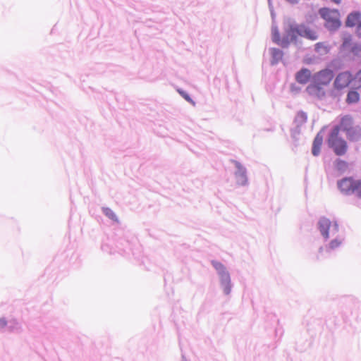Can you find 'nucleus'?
Segmentation results:
<instances>
[{
    "label": "nucleus",
    "mask_w": 361,
    "mask_h": 361,
    "mask_svg": "<svg viewBox=\"0 0 361 361\" xmlns=\"http://www.w3.org/2000/svg\"><path fill=\"white\" fill-rule=\"evenodd\" d=\"M334 77L332 70L325 68L312 75L311 83L307 87L306 92L313 97L322 98L325 96L324 87L330 84Z\"/></svg>",
    "instance_id": "nucleus-1"
},
{
    "label": "nucleus",
    "mask_w": 361,
    "mask_h": 361,
    "mask_svg": "<svg viewBox=\"0 0 361 361\" xmlns=\"http://www.w3.org/2000/svg\"><path fill=\"white\" fill-rule=\"evenodd\" d=\"M334 128H339V131H343L350 141L355 142L361 139V128L354 126L353 120L350 116L342 117L340 125Z\"/></svg>",
    "instance_id": "nucleus-2"
},
{
    "label": "nucleus",
    "mask_w": 361,
    "mask_h": 361,
    "mask_svg": "<svg viewBox=\"0 0 361 361\" xmlns=\"http://www.w3.org/2000/svg\"><path fill=\"white\" fill-rule=\"evenodd\" d=\"M328 145L338 156L344 155L348 149L346 141L339 135V128H334L328 138Z\"/></svg>",
    "instance_id": "nucleus-3"
},
{
    "label": "nucleus",
    "mask_w": 361,
    "mask_h": 361,
    "mask_svg": "<svg viewBox=\"0 0 361 361\" xmlns=\"http://www.w3.org/2000/svg\"><path fill=\"white\" fill-rule=\"evenodd\" d=\"M319 14L325 20V26L328 29L336 30L340 27V15L337 10L323 8L319 10Z\"/></svg>",
    "instance_id": "nucleus-4"
},
{
    "label": "nucleus",
    "mask_w": 361,
    "mask_h": 361,
    "mask_svg": "<svg viewBox=\"0 0 361 361\" xmlns=\"http://www.w3.org/2000/svg\"><path fill=\"white\" fill-rule=\"evenodd\" d=\"M318 226L322 236L326 239L329 238L331 234L334 235L338 231V224L336 222L332 223L325 217L319 219Z\"/></svg>",
    "instance_id": "nucleus-5"
},
{
    "label": "nucleus",
    "mask_w": 361,
    "mask_h": 361,
    "mask_svg": "<svg viewBox=\"0 0 361 361\" xmlns=\"http://www.w3.org/2000/svg\"><path fill=\"white\" fill-rule=\"evenodd\" d=\"M355 79L350 71H343L338 73L334 82V87L336 90H343L347 88Z\"/></svg>",
    "instance_id": "nucleus-6"
},
{
    "label": "nucleus",
    "mask_w": 361,
    "mask_h": 361,
    "mask_svg": "<svg viewBox=\"0 0 361 361\" xmlns=\"http://www.w3.org/2000/svg\"><path fill=\"white\" fill-rule=\"evenodd\" d=\"M355 181L353 178H344L338 182V187L341 192L350 195L352 194Z\"/></svg>",
    "instance_id": "nucleus-7"
},
{
    "label": "nucleus",
    "mask_w": 361,
    "mask_h": 361,
    "mask_svg": "<svg viewBox=\"0 0 361 361\" xmlns=\"http://www.w3.org/2000/svg\"><path fill=\"white\" fill-rule=\"evenodd\" d=\"M299 36L310 40H316L318 38L316 30L304 24L299 25Z\"/></svg>",
    "instance_id": "nucleus-8"
},
{
    "label": "nucleus",
    "mask_w": 361,
    "mask_h": 361,
    "mask_svg": "<svg viewBox=\"0 0 361 361\" xmlns=\"http://www.w3.org/2000/svg\"><path fill=\"white\" fill-rule=\"evenodd\" d=\"M298 36H299V25H293L289 24L286 28V34L284 35V39H287V47L288 44L295 41Z\"/></svg>",
    "instance_id": "nucleus-9"
},
{
    "label": "nucleus",
    "mask_w": 361,
    "mask_h": 361,
    "mask_svg": "<svg viewBox=\"0 0 361 361\" xmlns=\"http://www.w3.org/2000/svg\"><path fill=\"white\" fill-rule=\"evenodd\" d=\"M361 14L359 12L351 13L348 15L345 24L348 27L357 25V32L361 31Z\"/></svg>",
    "instance_id": "nucleus-10"
},
{
    "label": "nucleus",
    "mask_w": 361,
    "mask_h": 361,
    "mask_svg": "<svg viewBox=\"0 0 361 361\" xmlns=\"http://www.w3.org/2000/svg\"><path fill=\"white\" fill-rule=\"evenodd\" d=\"M311 78V72L307 68H302L295 75V79L300 84H306Z\"/></svg>",
    "instance_id": "nucleus-11"
},
{
    "label": "nucleus",
    "mask_w": 361,
    "mask_h": 361,
    "mask_svg": "<svg viewBox=\"0 0 361 361\" xmlns=\"http://www.w3.org/2000/svg\"><path fill=\"white\" fill-rule=\"evenodd\" d=\"M272 40L277 44L286 47H287V39H284V36L281 38L278 28L276 26H273L271 28Z\"/></svg>",
    "instance_id": "nucleus-12"
},
{
    "label": "nucleus",
    "mask_w": 361,
    "mask_h": 361,
    "mask_svg": "<svg viewBox=\"0 0 361 361\" xmlns=\"http://www.w3.org/2000/svg\"><path fill=\"white\" fill-rule=\"evenodd\" d=\"M235 166L238 171L236 172L235 176L237 182L239 185H245L247 182L245 169L240 164V163L235 161Z\"/></svg>",
    "instance_id": "nucleus-13"
},
{
    "label": "nucleus",
    "mask_w": 361,
    "mask_h": 361,
    "mask_svg": "<svg viewBox=\"0 0 361 361\" xmlns=\"http://www.w3.org/2000/svg\"><path fill=\"white\" fill-rule=\"evenodd\" d=\"M323 142V137L320 135H317L314 139L312 144V154L314 156H318L320 153L321 147Z\"/></svg>",
    "instance_id": "nucleus-14"
},
{
    "label": "nucleus",
    "mask_w": 361,
    "mask_h": 361,
    "mask_svg": "<svg viewBox=\"0 0 361 361\" xmlns=\"http://www.w3.org/2000/svg\"><path fill=\"white\" fill-rule=\"evenodd\" d=\"M212 265L221 275V280L228 279V273L226 271L225 267L219 262L213 261Z\"/></svg>",
    "instance_id": "nucleus-15"
},
{
    "label": "nucleus",
    "mask_w": 361,
    "mask_h": 361,
    "mask_svg": "<svg viewBox=\"0 0 361 361\" xmlns=\"http://www.w3.org/2000/svg\"><path fill=\"white\" fill-rule=\"evenodd\" d=\"M360 100V94L356 90L352 89L348 91L346 97L345 102L346 103L355 104L357 103Z\"/></svg>",
    "instance_id": "nucleus-16"
},
{
    "label": "nucleus",
    "mask_w": 361,
    "mask_h": 361,
    "mask_svg": "<svg viewBox=\"0 0 361 361\" xmlns=\"http://www.w3.org/2000/svg\"><path fill=\"white\" fill-rule=\"evenodd\" d=\"M329 46L325 42H318L315 44V51L320 55L326 54L329 51Z\"/></svg>",
    "instance_id": "nucleus-17"
},
{
    "label": "nucleus",
    "mask_w": 361,
    "mask_h": 361,
    "mask_svg": "<svg viewBox=\"0 0 361 361\" xmlns=\"http://www.w3.org/2000/svg\"><path fill=\"white\" fill-rule=\"evenodd\" d=\"M352 194L356 195L358 197L361 198V180H355L353 185Z\"/></svg>",
    "instance_id": "nucleus-18"
},
{
    "label": "nucleus",
    "mask_w": 361,
    "mask_h": 361,
    "mask_svg": "<svg viewBox=\"0 0 361 361\" xmlns=\"http://www.w3.org/2000/svg\"><path fill=\"white\" fill-rule=\"evenodd\" d=\"M350 51L352 54L355 56L360 57L361 56V45L359 44H354L353 46L350 48Z\"/></svg>",
    "instance_id": "nucleus-19"
},
{
    "label": "nucleus",
    "mask_w": 361,
    "mask_h": 361,
    "mask_svg": "<svg viewBox=\"0 0 361 361\" xmlns=\"http://www.w3.org/2000/svg\"><path fill=\"white\" fill-rule=\"evenodd\" d=\"M341 244V240L338 239L333 240L330 242L329 245L326 247L327 251L333 250L338 247Z\"/></svg>",
    "instance_id": "nucleus-20"
},
{
    "label": "nucleus",
    "mask_w": 361,
    "mask_h": 361,
    "mask_svg": "<svg viewBox=\"0 0 361 361\" xmlns=\"http://www.w3.org/2000/svg\"><path fill=\"white\" fill-rule=\"evenodd\" d=\"M307 121V115L304 112H299L296 115L295 121L298 124H302Z\"/></svg>",
    "instance_id": "nucleus-21"
},
{
    "label": "nucleus",
    "mask_w": 361,
    "mask_h": 361,
    "mask_svg": "<svg viewBox=\"0 0 361 361\" xmlns=\"http://www.w3.org/2000/svg\"><path fill=\"white\" fill-rule=\"evenodd\" d=\"M221 283L224 287V291L226 295H228L231 293V285H230V276H228V281L221 280Z\"/></svg>",
    "instance_id": "nucleus-22"
},
{
    "label": "nucleus",
    "mask_w": 361,
    "mask_h": 361,
    "mask_svg": "<svg viewBox=\"0 0 361 361\" xmlns=\"http://www.w3.org/2000/svg\"><path fill=\"white\" fill-rule=\"evenodd\" d=\"M103 212L106 216L111 219L114 221H118L117 217L114 212L109 208H104Z\"/></svg>",
    "instance_id": "nucleus-23"
},
{
    "label": "nucleus",
    "mask_w": 361,
    "mask_h": 361,
    "mask_svg": "<svg viewBox=\"0 0 361 361\" xmlns=\"http://www.w3.org/2000/svg\"><path fill=\"white\" fill-rule=\"evenodd\" d=\"M350 45H351V36L348 35V36L344 37L343 44H342V47L343 49H349Z\"/></svg>",
    "instance_id": "nucleus-24"
},
{
    "label": "nucleus",
    "mask_w": 361,
    "mask_h": 361,
    "mask_svg": "<svg viewBox=\"0 0 361 361\" xmlns=\"http://www.w3.org/2000/svg\"><path fill=\"white\" fill-rule=\"evenodd\" d=\"M271 54L275 59H281L283 56L282 51L278 49H272Z\"/></svg>",
    "instance_id": "nucleus-25"
},
{
    "label": "nucleus",
    "mask_w": 361,
    "mask_h": 361,
    "mask_svg": "<svg viewBox=\"0 0 361 361\" xmlns=\"http://www.w3.org/2000/svg\"><path fill=\"white\" fill-rule=\"evenodd\" d=\"M347 163L345 161L343 160H338L336 162V166L338 169H343L347 167Z\"/></svg>",
    "instance_id": "nucleus-26"
},
{
    "label": "nucleus",
    "mask_w": 361,
    "mask_h": 361,
    "mask_svg": "<svg viewBox=\"0 0 361 361\" xmlns=\"http://www.w3.org/2000/svg\"><path fill=\"white\" fill-rule=\"evenodd\" d=\"M179 92L185 100L192 103L193 105L195 104V102L191 99V98L189 97V95L188 94H186L185 92H184L183 91H179Z\"/></svg>",
    "instance_id": "nucleus-27"
},
{
    "label": "nucleus",
    "mask_w": 361,
    "mask_h": 361,
    "mask_svg": "<svg viewBox=\"0 0 361 361\" xmlns=\"http://www.w3.org/2000/svg\"><path fill=\"white\" fill-rule=\"evenodd\" d=\"M7 322L4 318L0 319V329L4 328L6 326Z\"/></svg>",
    "instance_id": "nucleus-28"
},
{
    "label": "nucleus",
    "mask_w": 361,
    "mask_h": 361,
    "mask_svg": "<svg viewBox=\"0 0 361 361\" xmlns=\"http://www.w3.org/2000/svg\"><path fill=\"white\" fill-rule=\"evenodd\" d=\"M356 77H359V85H357V88L361 87V70L358 71L356 74Z\"/></svg>",
    "instance_id": "nucleus-29"
},
{
    "label": "nucleus",
    "mask_w": 361,
    "mask_h": 361,
    "mask_svg": "<svg viewBox=\"0 0 361 361\" xmlns=\"http://www.w3.org/2000/svg\"><path fill=\"white\" fill-rule=\"evenodd\" d=\"M331 1L336 4H339L341 1V0H331Z\"/></svg>",
    "instance_id": "nucleus-30"
},
{
    "label": "nucleus",
    "mask_w": 361,
    "mask_h": 361,
    "mask_svg": "<svg viewBox=\"0 0 361 361\" xmlns=\"http://www.w3.org/2000/svg\"><path fill=\"white\" fill-rule=\"evenodd\" d=\"M287 1H289L290 3L294 4V3L298 2V0H287Z\"/></svg>",
    "instance_id": "nucleus-31"
},
{
    "label": "nucleus",
    "mask_w": 361,
    "mask_h": 361,
    "mask_svg": "<svg viewBox=\"0 0 361 361\" xmlns=\"http://www.w3.org/2000/svg\"><path fill=\"white\" fill-rule=\"evenodd\" d=\"M322 250H323V248H322V247H321V248L319 249V252H322Z\"/></svg>",
    "instance_id": "nucleus-32"
}]
</instances>
